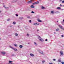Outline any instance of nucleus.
Returning <instances> with one entry per match:
<instances>
[{"label": "nucleus", "instance_id": "5", "mask_svg": "<svg viewBox=\"0 0 64 64\" xmlns=\"http://www.w3.org/2000/svg\"><path fill=\"white\" fill-rule=\"evenodd\" d=\"M60 53L62 56H63V51H60Z\"/></svg>", "mask_w": 64, "mask_h": 64}, {"label": "nucleus", "instance_id": "44", "mask_svg": "<svg viewBox=\"0 0 64 64\" xmlns=\"http://www.w3.org/2000/svg\"><path fill=\"white\" fill-rule=\"evenodd\" d=\"M62 6V4H60V6Z\"/></svg>", "mask_w": 64, "mask_h": 64}, {"label": "nucleus", "instance_id": "24", "mask_svg": "<svg viewBox=\"0 0 64 64\" xmlns=\"http://www.w3.org/2000/svg\"><path fill=\"white\" fill-rule=\"evenodd\" d=\"M56 31H59V28H58L56 29Z\"/></svg>", "mask_w": 64, "mask_h": 64}, {"label": "nucleus", "instance_id": "21", "mask_svg": "<svg viewBox=\"0 0 64 64\" xmlns=\"http://www.w3.org/2000/svg\"><path fill=\"white\" fill-rule=\"evenodd\" d=\"M13 24H14V25H15L16 24V22H13L12 23Z\"/></svg>", "mask_w": 64, "mask_h": 64}, {"label": "nucleus", "instance_id": "29", "mask_svg": "<svg viewBox=\"0 0 64 64\" xmlns=\"http://www.w3.org/2000/svg\"><path fill=\"white\" fill-rule=\"evenodd\" d=\"M62 64H64V62H62Z\"/></svg>", "mask_w": 64, "mask_h": 64}, {"label": "nucleus", "instance_id": "48", "mask_svg": "<svg viewBox=\"0 0 64 64\" xmlns=\"http://www.w3.org/2000/svg\"><path fill=\"white\" fill-rule=\"evenodd\" d=\"M57 22H58V21H57Z\"/></svg>", "mask_w": 64, "mask_h": 64}, {"label": "nucleus", "instance_id": "25", "mask_svg": "<svg viewBox=\"0 0 64 64\" xmlns=\"http://www.w3.org/2000/svg\"><path fill=\"white\" fill-rule=\"evenodd\" d=\"M61 23H62V25H63L64 24V22H63V21L61 22Z\"/></svg>", "mask_w": 64, "mask_h": 64}, {"label": "nucleus", "instance_id": "45", "mask_svg": "<svg viewBox=\"0 0 64 64\" xmlns=\"http://www.w3.org/2000/svg\"><path fill=\"white\" fill-rule=\"evenodd\" d=\"M60 0V1H62V0Z\"/></svg>", "mask_w": 64, "mask_h": 64}, {"label": "nucleus", "instance_id": "31", "mask_svg": "<svg viewBox=\"0 0 64 64\" xmlns=\"http://www.w3.org/2000/svg\"><path fill=\"white\" fill-rule=\"evenodd\" d=\"M32 13H34V12L32 11L31 12Z\"/></svg>", "mask_w": 64, "mask_h": 64}, {"label": "nucleus", "instance_id": "27", "mask_svg": "<svg viewBox=\"0 0 64 64\" xmlns=\"http://www.w3.org/2000/svg\"><path fill=\"white\" fill-rule=\"evenodd\" d=\"M12 61H9V63H12Z\"/></svg>", "mask_w": 64, "mask_h": 64}, {"label": "nucleus", "instance_id": "14", "mask_svg": "<svg viewBox=\"0 0 64 64\" xmlns=\"http://www.w3.org/2000/svg\"><path fill=\"white\" fill-rule=\"evenodd\" d=\"M38 21L39 22H42V21H41V20H38Z\"/></svg>", "mask_w": 64, "mask_h": 64}, {"label": "nucleus", "instance_id": "28", "mask_svg": "<svg viewBox=\"0 0 64 64\" xmlns=\"http://www.w3.org/2000/svg\"><path fill=\"white\" fill-rule=\"evenodd\" d=\"M45 62V60H43L42 61V63H44V62Z\"/></svg>", "mask_w": 64, "mask_h": 64}, {"label": "nucleus", "instance_id": "11", "mask_svg": "<svg viewBox=\"0 0 64 64\" xmlns=\"http://www.w3.org/2000/svg\"><path fill=\"white\" fill-rule=\"evenodd\" d=\"M57 9L58 10H60V9H61V8L60 7H58L57 8Z\"/></svg>", "mask_w": 64, "mask_h": 64}, {"label": "nucleus", "instance_id": "37", "mask_svg": "<svg viewBox=\"0 0 64 64\" xmlns=\"http://www.w3.org/2000/svg\"><path fill=\"white\" fill-rule=\"evenodd\" d=\"M64 1L63 0V1H62V3H64Z\"/></svg>", "mask_w": 64, "mask_h": 64}, {"label": "nucleus", "instance_id": "4", "mask_svg": "<svg viewBox=\"0 0 64 64\" xmlns=\"http://www.w3.org/2000/svg\"><path fill=\"white\" fill-rule=\"evenodd\" d=\"M39 2L38 1L37 2H36L32 4L33 5H35V4H38Z\"/></svg>", "mask_w": 64, "mask_h": 64}, {"label": "nucleus", "instance_id": "47", "mask_svg": "<svg viewBox=\"0 0 64 64\" xmlns=\"http://www.w3.org/2000/svg\"><path fill=\"white\" fill-rule=\"evenodd\" d=\"M54 34H56V32H54Z\"/></svg>", "mask_w": 64, "mask_h": 64}, {"label": "nucleus", "instance_id": "36", "mask_svg": "<svg viewBox=\"0 0 64 64\" xmlns=\"http://www.w3.org/2000/svg\"><path fill=\"white\" fill-rule=\"evenodd\" d=\"M64 36H63V35H62L61 36V37H63Z\"/></svg>", "mask_w": 64, "mask_h": 64}, {"label": "nucleus", "instance_id": "22", "mask_svg": "<svg viewBox=\"0 0 64 64\" xmlns=\"http://www.w3.org/2000/svg\"><path fill=\"white\" fill-rule=\"evenodd\" d=\"M27 18H28V19H30V16H28Z\"/></svg>", "mask_w": 64, "mask_h": 64}, {"label": "nucleus", "instance_id": "1", "mask_svg": "<svg viewBox=\"0 0 64 64\" xmlns=\"http://www.w3.org/2000/svg\"><path fill=\"white\" fill-rule=\"evenodd\" d=\"M38 39L39 40H40V41H42V42L44 41V40H43V39L41 38L40 36H38Z\"/></svg>", "mask_w": 64, "mask_h": 64}, {"label": "nucleus", "instance_id": "41", "mask_svg": "<svg viewBox=\"0 0 64 64\" xmlns=\"http://www.w3.org/2000/svg\"><path fill=\"white\" fill-rule=\"evenodd\" d=\"M49 64H52V63L50 62V63Z\"/></svg>", "mask_w": 64, "mask_h": 64}, {"label": "nucleus", "instance_id": "10", "mask_svg": "<svg viewBox=\"0 0 64 64\" xmlns=\"http://www.w3.org/2000/svg\"><path fill=\"white\" fill-rule=\"evenodd\" d=\"M30 56H32V57H34V54H30Z\"/></svg>", "mask_w": 64, "mask_h": 64}, {"label": "nucleus", "instance_id": "26", "mask_svg": "<svg viewBox=\"0 0 64 64\" xmlns=\"http://www.w3.org/2000/svg\"><path fill=\"white\" fill-rule=\"evenodd\" d=\"M15 35L16 36H18V34H17V33H16L15 34Z\"/></svg>", "mask_w": 64, "mask_h": 64}, {"label": "nucleus", "instance_id": "3", "mask_svg": "<svg viewBox=\"0 0 64 64\" xmlns=\"http://www.w3.org/2000/svg\"><path fill=\"white\" fill-rule=\"evenodd\" d=\"M39 24V23L38 22H36L34 23V25H35L36 26H37V25H38Z\"/></svg>", "mask_w": 64, "mask_h": 64}, {"label": "nucleus", "instance_id": "9", "mask_svg": "<svg viewBox=\"0 0 64 64\" xmlns=\"http://www.w3.org/2000/svg\"><path fill=\"white\" fill-rule=\"evenodd\" d=\"M30 7L31 8H35V6H34L32 5L30 6Z\"/></svg>", "mask_w": 64, "mask_h": 64}, {"label": "nucleus", "instance_id": "2", "mask_svg": "<svg viewBox=\"0 0 64 64\" xmlns=\"http://www.w3.org/2000/svg\"><path fill=\"white\" fill-rule=\"evenodd\" d=\"M9 47H10V48H11L13 50H14V51H17V50L15 48H13V47L11 46H10Z\"/></svg>", "mask_w": 64, "mask_h": 64}, {"label": "nucleus", "instance_id": "19", "mask_svg": "<svg viewBox=\"0 0 64 64\" xmlns=\"http://www.w3.org/2000/svg\"><path fill=\"white\" fill-rule=\"evenodd\" d=\"M40 53L42 54H43V52H40Z\"/></svg>", "mask_w": 64, "mask_h": 64}, {"label": "nucleus", "instance_id": "46", "mask_svg": "<svg viewBox=\"0 0 64 64\" xmlns=\"http://www.w3.org/2000/svg\"><path fill=\"white\" fill-rule=\"evenodd\" d=\"M63 22H64V19L63 20Z\"/></svg>", "mask_w": 64, "mask_h": 64}, {"label": "nucleus", "instance_id": "8", "mask_svg": "<svg viewBox=\"0 0 64 64\" xmlns=\"http://www.w3.org/2000/svg\"><path fill=\"white\" fill-rule=\"evenodd\" d=\"M58 27H60V29H63V28L62 27V26L60 25H58Z\"/></svg>", "mask_w": 64, "mask_h": 64}, {"label": "nucleus", "instance_id": "13", "mask_svg": "<svg viewBox=\"0 0 64 64\" xmlns=\"http://www.w3.org/2000/svg\"><path fill=\"white\" fill-rule=\"evenodd\" d=\"M58 61L60 62H62L61 59H59Z\"/></svg>", "mask_w": 64, "mask_h": 64}, {"label": "nucleus", "instance_id": "33", "mask_svg": "<svg viewBox=\"0 0 64 64\" xmlns=\"http://www.w3.org/2000/svg\"><path fill=\"white\" fill-rule=\"evenodd\" d=\"M53 61H56V59H54L53 60Z\"/></svg>", "mask_w": 64, "mask_h": 64}, {"label": "nucleus", "instance_id": "43", "mask_svg": "<svg viewBox=\"0 0 64 64\" xmlns=\"http://www.w3.org/2000/svg\"><path fill=\"white\" fill-rule=\"evenodd\" d=\"M27 35L28 36H29V34H27Z\"/></svg>", "mask_w": 64, "mask_h": 64}, {"label": "nucleus", "instance_id": "17", "mask_svg": "<svg viewBox=\"0 0 64 64\" xmlns=\"http://www.w3.org/2000/svg\"><path fill=\"white\" fill-rule=\"evenodd\" d=\"M42 9H45V7H44L43 6H42Z\"/></svg>", "mask_w": 64, "mask_h": 64}, {"label": "nucleus", "instance_id": "6", "mask_svg": "<svg viewBox=\"0 0 64 64\" xmlns=\"http://www.w3.org/2000/svg\"><path fill=\"white\" fill-rule=\"evenodd\" d=\"M32 1L33 2L34 1V0H30V1H28V3H29V4L31 3H32Z\"/></svg>", "mask_w": 64, "mask_h": 64}, {"label": "nucleus", "instance_id": "50", "mask_svg": "<svg viewBox=\"0 0 64 64\" xmlns=\"http://www.w3.org/2000/svg\"><path fill=\"white\" fill-rule=\"evenodd\" d=\"M1 39V38H0V40Z\"/></svg>", "mask_w": 64, "mask_h": 64}, {"label": "nucleus", "instance_id": "15", "mask_svg": "<svg viewBox=\"0 0 64 64\" xmlns=\"http://www.w3.org/2000/svg\"><path fill=\"white\" fill-rule=\"evenodd\" d=\"M14 46H15V47H18V46H17V45L16 44H14Z\"/></svg>", "mask_w": 64, "mask_h": 64}, {"label": "nucleus", "instance_id": "38", "mask_svg": "<svg viewBox=\"0 0 64 64\" xmlns=\"http://www.w3.org/2000/svg\"><path fill=\"white\" fill-rule=\"evenodd\" d=\"M37 32L39 31V29H38L37 30Z\"/></svg>", "mask_w": 64, "mask_h": 64}, {"label": "nucleus", "instance_id": "23", "mask_svg": "<svg viewBox=\"0 0 64 64\" xmlns=\"http://www.w3.org/2000/svg\"><path fill=\"white\" fill-rule=\"evenodd\" d=\"M4 8H5L6 9H8V8L7 7H4Z\"/></svg>", "mask_w": 64, "mask_h": 64}, {"label": "nucleus", "instance_id": "35", "mask_svg": "<svg viewBox=\"0 0 64 64\" xmlns=\"http://www.w3.org/2000/svg\"><path fill=\"white\" fill-rule=\"evenodd\" d=\"M29 22L30 23H31V20H30L29 21Z\"/></svg>", "mask_w": 64, "mask_h": 64}, {"label": "nucleus", "instance_id": "42", "mask_svg": "<svg viewBox=\"0 0 64 64\" xmlns=\"http://www.w3.org/2000/svg\"><path fill=\"white\" fill-rule=\"evenodd\" d=\"M10 26V27H12V26Z\"/></svg>", "mask_w": 64, "mask_h": 64}, {"label": "nucleus", "instance_id": "34", "mask_svg": "<svg viewBox=\"0 0 64 64\" xmlns=\"http://www.w3.org/2000/svg\"><path fill=\"white\" fill-rule=\"evenodd\" d=\"M16 16H18V15L17 14H16Z\"/></svg>", "mask_w": 64, "mask_h": 64}, {"label": "nucleus", "instance_id": "30", "mask_svg": "<svg viewBox=\"0 0 64 64\" xmlns=\"http://www.w3.org/2000/svg\"><path fill=\"white\" fill-rule=\"evenodd\" d=\"M9 20H10V19L9 18H8V19L7 20V21H9Z\"/></svg>", "mask_w": 64, "mask_h": 64}, {"label": "nucleus", "instance_id": "12", "mask_svg": "<svg viewBox=\"0 0 64 64\" xmlns=\"http://www.w3.org/2000/svg\"><path fill=\"white\" fill-rule=\"evenodd\" d=\"M51 13L52 14H55V12H54V11H52L51 12Z\"/></svg>", "mask_w": 64, "mask_h": 64}, {"label": "nucleus", "instance_id": "52", "mask_svg": "<svg viewBox=\"0 0 64 64\" xmlns=\"http://www.w3.org/2000/svg\"><path fill=\"white\" fill-rule=\"evenodd\" d=\"M60 56H61V55H60Z\"/></svg>", "mask_w": 64, "mask_h": 64}, {"label": "nucleus", "instance_id": "49", "mask_svg": "<svg viewBox=\"0 0 64 64\" xmlns=\"http://www.w3.org/2000/svg\"><path fill=\"white\" fill-rule=\"evenodd\" d=\"M63 6H64V5Z\"/></svg>", "mask_w": 64, "mask_h": 64}, {"label": "nucleus", "instance_id": "40", "mask_svg": "<svg viewBox=\"0 0 64 64\" xmlns=\"http://www.w3.org/2000/svg\"><path fill=\"white\" fill-rule=\"evenodd\" d=\"M64 10L63 9H61H61H60V10Z\"/></svg>", "mask_w": 64, "mask_h": 64}, {"label": "nucleus", "instance_id": "7", "mask_svg": "<svg viewBox=\"0 0 64 64\" xmlns=\"http://www.w3.org/2000/svg\"><path fill=\"white\" fill-rule=\"evenodd\" d=\"M2 54L3 55H5L6 54V52H2Z\"/></svg>", "mask_w": 64, "mask_h": 64}, {"label": "nucleus", "instance_id": "16", "mask_svg": "<svg viewBox=\"0 0 64 64\" xmlns=\"http://www.w3.org/2000/svg\"><path fill=\"white\" fill-rule=\"evenodd\" d=\"M19 47L20 48H22L23 47V46H22V45H20L19 46Z\"/></svg>", "mask_w": 64, "mask_h": 64}, {"label": "nucleus", "instance_id": "51", "mask_svg": "<svg viewBox=\"0 0 64 64\" xmlns=\"http://www.w3.org/2000/svg\"><path fill=\"white\" fill-rule=\"evenodd\" d=\"M29 44V43H28V44Z\"/></svg>", "mask_w": 64, "mask_h": 64}, {"label": "nucleus", "instance_id": "18", "mask_svg": "<svg viewBox=\"0 0 64 64\" xmlns=\"http://www.w3.org/2000/svg\"><path fill=\"white\" fill-rule=\"evenodd\" d=\"M55 13H56V14H58L59 13V12H54Z\"/></svg>", "mask_w": 64, "mask_h": 64}, {"label": "nucleus", "instance_id": "32", "mask_svg": "<svg viewBox=\"0 0 64 64\" xmlns=\"http://www.w3.org/2000/svg\"><path fill=\"white\" fill-rule=\"evenodd\" d=\"M34 43L35 45H37L36 43L35 42H34Z\"/></svg>", "mask_w": 64, "mask_h": 64}, {"label": "nucleus", "instance_id": "39", "mask_svg": "<svg viewBox=\"0 0 64 64\" xmlns=\"http://www.w3.org/2000/svg\"><path fill=\"white\" fill-rule=\"evenodd\" d=\"M48 40H47V39H46L45 40V41H47Z\"/></svg>", "mask_w": 64, "mask_h": 64}, {"label": "nucleus", "instance_id": "20", "mask_svg": "<svg viewBox=\"0 0 64 64\" xmlns=\"http://www.w3.org/2000/svg\"><path fill=\"white\" fill-rule=\"evenodd\" d=\"M23 19V17H20V20H21L22 19Z\"/></svg>", "mask_w": 64, "mask_h": 64}, {"label": "nucleus", "instance_id": "53", "mask_svg": "<svg viewBox=\"0 0 64 64\" xmlns=\"http://www.w3.org/2000/svg\"><path fill=\"white\" fill-rule=\"evenodd\" d=\"M4 7H5V6H4Z\"/></svg>", "mask_w": 64, "mask_h": 64}]
</instances>
